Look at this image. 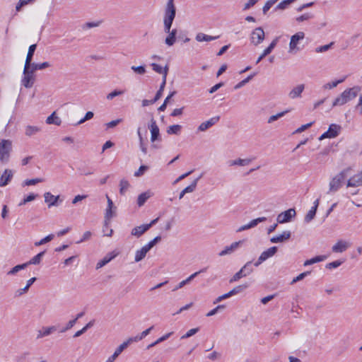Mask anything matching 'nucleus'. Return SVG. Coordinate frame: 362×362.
<instances>
[{
	"instance_id": "31",
	"label": "nucleus",
	"mask_w": 362,
	"mask_h": 362,
	"mask_svg": "<svg viewBox=\"0 0 362 362\" xmlns=\"http://www.w3.org/2000/svg\"><path fill=\"white\" fill-rule=\"evenodd\" d=\"M153 326L150 327L149 328L145 329L141 333H140L139 335L134 337H130L128 339L129 341L131 343L136 342L142 340L144 338H145L147 335H148L151 332V331L153 329Z\"/></svg>"
},
{
	"instance_id": "61",
	"label": "nucleus",
	"mask_w": 362,
	"mask_h": 362,
	"mask_svg": "<svg viewBox=\"0 0 362 362\" xmlns=\"http://www.w3.org/2000/svg\"><path fill=\"white\" fill-rule=\"evenodd\" d=\"M343 263L341 260H336L327 264L326 268L329 269H335L339 267Z\"/></svg>"
},
{
	"instance_id": "28",
	"label": "nucleus",
	"mask_w": 362,
	"mask_h": 362,
	"mask_svg": "<svg viewBox=\"0 0 362 362\" xmlns=\"http://www.w3.org/2000/svg\"><path fill=\"white\" fill-rule=\"evenodd\" d=\"M57 330L55 326L43 327L41 329L37 331V339H41L47 337Z\"/></svg>"
},
{
	"instance_id": "18",
	"label": "nucleus",
	"mask_w": 362,
	"mask_h": 362,
	"mask_svg": "<svg viewBox=\"0 0 362 362\" xmlns=\"http://www.w3.org/2000/svg\"><path fill=\"white\" fill-rule=\"evenodd\" d=\"M220 119L219 116H216L210 118L209 120L202 122L197 128L199 132H205L209 128H211L213 125L216 124Z\"/></svg>"
},
{
	"instance_id": "20",
	"label": "nucleus",
	"mask_w": 362,
	"mask_h": 362,
	"mask_svg": "<svg viewBox=\"0 0 362 362\" xmlns=\"http://www.w3.org/2000/svg\"><path fill=\"white\" fill-rule=\"evenodd\" d=\"M278 41H279V37H276L272 40V42L270 43V45L263 51L262 54L257 58V59L255 62L256 64H259L266 56H267L272 52L274 48L277 45Z\"/></svg>"
},
{
	"instance_id": "52",
	"label": "nucleus",
	"mask_w": 362,
	"mask_h": 362,
	"mask_svg": "<svg viewBox=\"0 0 362 362\" xmlns=\"http://www.w3.org/2000/svg\"><path fill=\"white\" fill-rule=\"evenodd\" d=\"M199 330V327L192 328L188 330L184 335L181 337V339H185L191 337L192 336L197 334Z\"/></svg>"
},
{
	"instance_id": "45",
	"label": "nucleus",
	"mask_w": 362,
	"mask_h": 362,
	"mask_svg": "<svg viewBox=\"0 0 362 362\" xmlns=\"http://www.w3.org/2000/svg\"><path fill=\"white\" fill-rule=\"evenodd\" d=\"M45 255V252H41L38 253L37 255L34 256L33 258L30 259L28 262H26L25 264H38L40 263L42 257Z\"/></svg>"
},
{
	"instance_id": "4",
	"label": "nucleus",
	"mask_w": 362,
	"mask_h": 362,
	"mask_svg": "<svg viewBox=\"0 0 362 362\" xmlns=\"http://www.w3.org/2000/svg\"><path fill=\"white\" fill-rule=\"evenodd\" d=\"M305 37V35L304 32L299 31L293 35L291 37V40L289 42V49L288 52L291 54L296 53L297 52L300 51V48L299 47L298 45L301 41L304 40Z\"/></svg>"
},
{
	"instance_id": "46",
	"label": "nucleus",
	"mask_w": 362,
	"mask_h": 362,
	"mask_svg": "<svg viewBox=\"0 0 362 362\" xmlns=\"http://www.w3.org/2000/svg\"><path fill=\"white\" fill-rule=\"evenodd\" d=\"M125 93L124 90L115 89L113 91L109 93L106 95L107 100H112L114 98L123 95Z\"/></svg>"
},
{
	"instance_id": "10",
	"label": "nucleus",
	"mask_w": 362,
	"mask_h": 362,
	"mask_svg": "<svg viewBox=\"0 0 362 362\" xmlns=\"http://www.w3.org/2000/svg\"><path fill=\"white\" fill-rule=\"evenodd\" d=\"M251 262H247L233 277L230 279V283L238 281L242 277L246 276L252 272V269L248 268Z\"/></svg>"
},
{
	"instance_id": "9",
	"label": "nucleus",
	"mask_w": 362,
	"mask_h": 362,
	"mask_svg": "<svg viewBox=\"0 0 362 362\" xmlns=\"http://www.w3.org/2000/svg\"><path fill=\"white\" fill-rule=\"evenodd\" d=\"M296 215V210L294 209H289L285 211L280 213L276 218L277 223H285L290 222L293 218Z\"/></svg>"
},
{
	"instance_id": "56",
	"label": "nucleus",
	"mask_w": 362,
	"mask_h": 362,
	"mask_svg": "<svg viewBox=\"0 0 362 362\" xmlns=\"http://www.w3.org/2000/svg\"><path fill=\"white\" fill-rule=\"evenodd\" d=\"M37 196V194H35L33 193L30 194L20 202L19 206L25 205L26 203L35 200Z\"/></svg>"
},
{
	"instance_id": "34",
	"label": "nucleus",
	"mask_w": 362,
	"mask_h": 362,
	"mask_svg": "<svg viewBox=\"0 0 362 362\" xmlns=\"http://www.w3.org/2000/svg\"><path fill=\"white\" fill-rule=\"evenodd\" d=\"M168 33V35L167 36V37L165 40V43L168 46L170 47V46H173L176 41L177 30L173 29L171 30L170 33Z\"/></svg>"
},
{
	"instance_id": "22",
	"label": "nucleus",
	"mask_w": 362,
	"mask_h": 362,
	"mask_svg": "<svg viewBox=\"0 0 362 362\" xmlns=\"http://www.w3.org/2000/svg\"><path fill=\"white\" fill-rule=\"evenodd\" d=\"M267 220L266 217H259L255 219L252 220L249 223L240 226L238 229H237V232L240 233L243 230H246L250 229L252 228L255 227L258 223L264 222Z\"/></svg>"
},
{
	"instance_id": "26",
	"label": "nucleus",
	"mask_w": 362,
	"mask_h": 362,
	"mask_svg": "<svg viewBox=\"0 0 362 362\" xmlns=\"http://www.w3.org/2000/svg\"><path fill=\"white\" fill-rule=\"evenodd\" d=\"M41 132V128L38 126L28 124L25 126L24 134L27 137H32Z\"/></svg>"
},
{
	"instance_id": "59",
	"label": "nucleus",
	"mask_w": 362,
	"mask_h": 362,
	"mask_svg": "<svg viewBox=\"0 0 362 362\" xmlns=\"http://www.w3.org/2000/svg\"><path fill=\"white\" fill-rule=\"evenodd\" d=\"M94 116V113L91 111H88L86 113L85 116L83 118H82L81 119H80L77 124H81L83 123H84L85 122L88 121V120H90Z\"/></svg>"
},
{
	"instance_id": "21",
	"label": "nucleus",
	"mask_w": 362,
	"mask_h": 362,
	"mask_svg": "<svg viewBox=\"0 0 362 362\" xmlns=\"http://www.w3.org/2000/svg\"><path fill=\"white\" fill-rule=\"evenodd\" d=\"M349 243L347 241L340 240H338L332 247V250L335 253H341L346 251L349 247Z\"/></svg>"
},
{
	"instance_id": "2",
	"label": "nucleus",
	"mask_w": 362,
	"mask_h": 362,
	"mask_svg": "<svg viewBox=\"0 0 362 362\" xmlns=\"http://www.w3.org/2000/svg\"><path fill=\"white\" fill-rule=\"evenodd\" d=\"M361 90V87L358 86L345 89L333 100L332 107L342 106L348 103L358 95Z\"/></svg>"
},
{
	"instance_id": "15",
	"label": "nucleus",
	"mask_w": 362,
	"mask_h": 362,
	"mask_svg": "<svg viewBox=\"0 0 362 362\" xmlns=\"http://www.w3.org/2000/svg\"><path fill=\"white\" fill-rule=\"evenodd\" d=\"M175 17V7L173 4V0H169L167 4V6H166L165 12L164 21L173 22Z\"/></svg>"
},
{
	"instance_id": "49",
	"label": "nucleus",
	"mask_w": 362,
	"mask_h": 362,
	"mask_svg": "<svg viewBox=\"0 0 362 362\" xmlns=\"http://www.w3.org/2000/svg\"><path fill=\"white\" fill-rule=\"evenodd\" d=\"M287 112H288V110H285L281 112H279L276 115H272L269 117L267 122L269 124H271L274 122V121L277 120L278 119L284 117Z\"/></svg>"
},
{
	"instance_id": "5",
	"label": "nucleus",
	"mask_w": 362,
	"mask_h": 362,
	"mask_svg": "<svg viewBox=\"0 0 362 362\" xmlns=\"http://www.w3.org/2000/svg\"><path fill=\"white\" fill-rule=\"evenodd\" d=\"M34 72L30 69L29 66H24L21 84L26 88H31L35 83Z\"/></svg>"
},
{
	"instance_id": "42",
	"label": "nucleus",
	"mask_w": 362,
	"mask_h": 362,
	"mask_svg": "<svg viewBox=\"0 0 362 362\" xmlns=\"http://www.w3.org/2000/svg\"><path fill=\"white\" fill-rule=\"evenodd\" d=\"M130 187V184L126 179H122L119 182V193L124 195Z\"/></svg>"
},
{
	"instance_id": "54",
	"label": "nucleus",
	"mask_w": 362,
	"mask_h": 362,
	"mask_svg": "<svg viewBox=\"0 0 362 362\" xmlns=\"http://www.w3.org/2000/svg\"><path fill=\"white\" fill-rule=\"evenodd\" d=\"M137 134H138L139 139V144H140L141 150V151L144 154H146V153H147V148H146V145L144 143V139H143V137L141 136V132H140V128L138 129Z\"/></svg>"
},
{
	"instance_id": "14",
	"label": "nucleus",
	"mask_w": 362,
	"mask_h": 362,
	"mask_svg": "<svg viewBox=\"0 0 362 362\" xmlns=\"http://www.w3.org/2000/svg\"><path fill=\"white\" fill-rule=\"evenodd\" d=\"M362 186V170L351 176L346 182V187H357Z\"/></svg>"
},
{
	"instance_id": "60",
	"label": "nucleus",
	"mask_w": 362,
	"mask_h": 362,
	"mask_svg": "<svg viewBox=\"0 0 362 362\" xmlns=\"http://www.w3.org/2000/svg\"><path fill=\"white\" fill-rule=\"evenodd\" d=\"M131 69L132 71H134L135 73L139 74V75H143L146 73V68L145 66H132L131 67Z\"/></svg>"
},
{
	"instance_id": "48",
	"label": "nucleus",
	"mask_w": 362,
	"mask_h": 362,
	"mask_svg": "<svg viewBox=\"0 0 362 362\" xmlns=\"http://www.w3.org/2000/svg\"><path fill=\"white\" fill-rule=\"evenodd\" d=\"M295 1L296 0H284L276 6L275 10H284L287 8L288 6Z\"/></svg>"
},
{
	"instance_id": "17",
	"label": "nucleus",
	"mask_w": 362,
	"mask_h": 362,
	"mask_svg": "<svg viewBox=\"0 0 362 362\" xmlns=\"http://www.w3.org/2000/svg\"><path fill=\"white\" fill-rule=\"evenodd\" d=\"M253 158H238L234 160H231L228 162V166H240L245 167L249 165L252 161Z\"/></svg>"
},
{
	"instance_id": "53",
	"label": "nucleus",
	"mask_w": 362,
	"mask_h": 362,
	"mask_svg": "<svg viewBox=\"0 0 362 362\" xmlns=\"http://www.w3.org/2000/svg\"><path fill=\"white\" fill-rule=\"evenodd\" d=\"M54 238V235L50 234L45 237L44 238L41 239L40 241L35 242V246H40L42 245H44L49 241H51Z\"/></svg>"
},
{
	"instance_id": "32",
	"label": "nucleus",
	"mask_w": 362,
	"mask_h": 362,
	"mask_svg": "<svg viewBox=\"0 0 362 362\" xmlns=\"http://www.w3.org/2000/svg\"><path fill=\"white\" fill-rule=\"evenodd\" d=\"M152 196H153V193L149 190L139 194L137 198L138 206L139 207L142 206L145 204V202L147 201V199H148Z\"/></svg>"
},
{
	"instance_id": "58",
	"label": "nucleus",
	"mask_w": 362,
	"mask_h": 362,
	"mask_svg": "<svg viewBox=\"0 0 362 362\" xmlns=\"http://www.w3.org/2000/svg\"><path fill=\"white\" fill-rule=\"evenodd\" d=\"M333 42H331L328 45H322V46H320V47H317L316 49H315V52L317 53H322V52H327V50H329L331 47L333 45Z\"/></svg>"
},
{
	"instance_id": "64",
	"label": "nucleus",
	"mask_w": 362,
	"mask_h": 362,
	"mask_svg": "<svg viewBox=\"0 0 362 362\" xmlns=\"http://www.w3.org/2000/svg\"><path fill=\"white\" fill-rule=\"evenodd\" d=\"M151 66L152 67V69L155 72L160 74L161 73H163V71H165V67H162L161 66H160L159 64H156V63L151 64Z\"/></svg>"
},
{
	"instance_id": "37",
	"label": "nucleus",
	"mask_w": 362,
	"mask_h": 362,
	"mask_svg": "<svg viewBox=\"0 0 362 362\" xmlns=\"http://www.w3.org/2000/svg\"><path fill=\"white\" fill-rule=\"evenodd\" d=\"M36 47H37V45L35 44L34 45H31L29 48H28V54H27V57H26V59H25V65L24 66H30V63H31V61H32V59H33V56L34 54V52L36 49Z\"/></svg>"
},
{
	"instance_id": "43",
	"label": "nucleus",
	"mask_w": 362,
	"mask_h": 362,
	"mask_svg": "<svg viewBox=\"0 0 362 362\" xmlns=\"http://www.w3.org/2000/svg\"><path fill=\"white\" fill-rule=\"evenodd\" d=\"M202 177V174H201L197 178H196L189 186L186 187L183 189L184 192H185L186 194L193 192L196 189L197 182Z\"/></svg>"
},
{
	"instance_id": "55",
	"label": "nucleus",
	"mask_w": 362,
	"mask_h": 362,
	"mask_svg": "<svg viewBox=\"0 0 362 362\" xmlns=\"http://www.w3.org/2000/svg\"><path fill=\"white\" fill-rule=\"evenodd\" d=\"M28 288L25 286L23 288H18L14 292V297L19 298L28 292Z\"/></svg>"
},
{
	"instance_id": "1",
	"label": "nucleus",
	"mask_w": 362,
	"mask_h": 362,
	"mask_svg": "<svg viewBox=\"0 0 362 362\" xmlns=\"http://www.w3.org/2000/svg\"><path fill=\"white\" fill-rule=\"evenodd\" d=\"M352 171L351 168H346L332 177L329 182V190L327 194L335 193L341 189L345 180L351 175Z\"/></svg>"
},
{
	"instance_id": "13",
	"label": "nucleus",
	"mask_w": 362,
	"mask_h": 362,
	"mask_svg": "<svg viewBox=\"0 0 362 362\" xmlns=\"http://www.w3.org/2000/svg\"><path fill=\"white\" fill-rule=\"evenodd\" d=\"M305 88V86L303 83H299V84L295 86L288 92V97L291 100L300 98L302 97V93L304 91Z\"/></svg>"
},
{
	"instance_id": "25",
	"label": "nucleus",
	"mask_w": 362,
	"mask_h": 362,
	"mask_svg": "<svg viewBox=\"0 0 362 362\" xmlns=\"http://www.w3.org/2000/svg\"><path fill=\"white\" fill-rule=\"evenodd\" d=\"M320 200L319 199H317L314 203L313 206L311 207V209L309 210V211L307 213V214L305 216L304 221L307 223H310L313 219H314L316 211L317 209V207L319 206Z\"/></svg>"
},
{
	"instance_id": "7",
	"label": "nucleus",
	"mask_w": 362,
	"mask_h": 362,
	"mask_svg": "<svg viewBox=\"0 0 362 362\" xmlns=\"http://www.w3.org/2000/svg\"><path fill=\"white\" fill-rule=\"evenodd\" d=\"M341 129V127L340 125L332 124L329 125L328 130L319 137V140L322 141L325 139L336 138L339 134Z\"/></svg>"
},
{
	"instance_id": "41",
	"label": "nucleus",
	"mask_w": 362,
	"mask_h": 362,
	"mask_svg": "<svg viewBox=\"0 0 362 362\" xmlns=\"http://www.w3.org/2000/svg\"><path fill=\"white\" fill-rule=\"evenodd\" d=\"M182 129V126L180 124H173L171 126H169L167 129L166 132L168 134H175L178 135L180 134Z\"/></svg>"
},
{
	"instance_id": "6",
	"label": "nucleus",
	"mask_w": 362,
	"mask_h": 362,
	"mask_svg": "<svg viewBox=\"0 0 362 362\" xmlns=\"http://www.w3.org/2000/svg\"><path fill=\"white\" fill-rule=\"evenodd\" d=\"M250 42L257 46L260 45L265 38V33L262 27H257L254 29L250 34Z\"/></svg>"
},
{
	"instance_id": "50",
	"label": "nucleus",
	"mask_w": 362,
	"mask_h": 362,
	"mask_svg": "<svg viewBox=\"0 0 362 362\" xmlns=\"http://www.w3.org/2000/svg\"><path fill=\"white\" fill-rule=\"evenodd\" d=\"M255 76V74H252L248 76L246 78H245L244 80H243L240 82H239L238 83H237L235 86L234 88L237 90V89L242 88L246 83H247Z\"/></svg>"
},
{
	"instance_id": "39",
	"label": "nucleus",
	"mask_w": 362,
	"mask_h": 362,
	"mask_svg": "<svg viewBox=\"0 0 362 362\" xmlns=\"http://www.w3.org/2000/svg\"><path fill=\"white\" fill-rule=\"evenodd\" d=\"M326 259H327V257L325 256V255L316 256V257H315L313 258H311L310 259H307L306 261H305L303 265L305 267L309 266V265H311V264H315V263H318V262H322V261L325 260Z\"/></svg>"
},
{
	"instance_id": "12",
	"label": "nucleus",
	"mask_w": 362,
	"mask_h": 362,
	"mask_svg": "<svg viewBox=\"0 0 362 362\" xmlns=\"http://www.w3.org/2000/svg\"><path fill=\"white\" fill-rule=\"evenodd\" d=\"M277 252V247L274 246L269 247L267 250L262 252L260 256L259 257L257 261L255 262L254 265L255 267L259 266L263 262L266 261L267 259L273 257L276 252Z\"/></svg>"
},
{
	"instance_id": "33",
	"label": "nucleus",
	"mask_w": 362,
	"mask_h": 362,
	"mask_svg": "<svg viewBox=\"0 0 362 362\" xmlns=\"http://www.w3.org/2000/svg\"><path fill=\"white\" fill-rule=\"evenodd\" d=\"M344 80H345V77H344L341 79L333 80V81H329L327 83H325L322 86V88L324 90H332V89L336 88L339 83H341L342 82H344Z\"/></svg>"
},
{
	"instance_id": "3",
	"label": "nucleus",
	"mask_w": 362,
	"mask_h": 362,
	"mask_svg": "<svg viewBox=\"0 0 362 362\" xmlns=\"http://www.w3.org/2000/svg\"><path fill=\"white\" fill-rule=\"evenodd\" d=\"M12 151V141L9 139L0 141V161L3 163L8 162Z\"/></svg>"
},
{
	"instance_id": "11",
	"label": "nucleus",
	"mask_w": 362,
	"mask_h": 362,
	"mask_svg": "<svg viewBox=\"0 0 362 362\" xmlns=\"http://www.w3.org/2000/svg\"><path fill=\"white\" fill-rule=\"evenodd\" d=\"M43 196L48 208L57 206L62 202L59 195L54 196L49 192H45Z\"/></svg>"
},
{
	"instance_id": "40",
	"label": "nucleus",
	"mask_w": 362,
	"mask_h": 362,
	"mask_svg": "<svg viewBox=\"0 0 362 362\" xmlns=\"http://www.w3.org/2000/svg\"><path fill=\"white\" fill-rule=\"evenodd\" d=\"M218 37H213L208 35H206L203 33H199L196 35V40L198 42H209L214 40H216Z\"/></svg>"
},
{
	"instance_id": "24",
	"label": "nucleus",
	"mask_w": 362,
	"mask_h": 362,
	"mask_svg": "<svg viewBox=\"0 0 362 362\" xmlns=\"http://www.w3.org/2000/svg\"><path fill=\"white\" fill-rule=\"evenodd\" d=\"M13 176V170H10V169H6L3 172V173L0 177V186L1 187L6 186L11 180Z\"/></svg>"
},
{
	"instance_id": "27",
	"label": "nucleus",
	"mask_w": 362,
	"mask_h": 362,
	"mask_svg": "<svg viewBox=\"0 0 362 362\" xmlns=\"http://www.w3.org/2000/svg\"><path fill=\"white\" fill-rule=\"evenodd\" d=\"M291 232L288 230L284 231L281 234L275 235L270 239L272 243H283L288 240L291 238Z\"/></svg>"
},
{
	"instance_id": "44",
	"label": "nucleus",
	"mask_w": 362,
	"mask_h": 362,
	"mask_svg": "<svg viewBox=\"0 0 362 362\" xmlns=\"http://www.w3.org/2000/svg\"><path fill=\"white\" fill-rule=\"evenodd\" d=\"M27 266H28V264H25V263L22 264H18V265L15 266L14 267H13L11 270H9L7 272V275H8V276L15 275L19 271L26 268Z\"/></svg>"
},
{
	"instance_id": "30",
	"label": "nucleus",
	"mask_w": 362,
	"mask_h": 362,
	"mask_svg": "<svg viewBox=\"0 0 362 362\" xmlns=\"http://www.w3.org/2000/svg\"><path fill=\"white\" fill-rule=\"evenodd\" d=\"M149 250H150L146 245H144L141 249L137 250L135 252V262H139L144 259Z\"/></svg>"
},
{
	"instance_id": "57",
	"label": "nucleus",
	"mask_w": 362,
	"mask_h": 362,
	"mask_svg": "<svg viewBox=\"0 0 362 362\" xmlns=\"http://www.w3.org/2000/svg\"><path fill=\"white\" fill-rule=\"evenodd\" d=\"M43 180L41 178H35L31 180H26L23 182V186H30V185H35L39 182H42Z\"/></svg>"
},
{
	"instance_id": "38",
	"label": "nucleus",
	"mask_w": 362,
	"mask_h": 362,
	"mask_svg": "<svg viewBox=\"0 0 362 362\" xmlns=\"http://www.w3.org/2000/svg\"><path fill=\"white\" fill-rule=\"evenodd\" d=\"M49 66L50 64L47 62H45L40 64L30 63V69L35 73V71L37 70H42L49 67Z\"/></svg>"
},
{
	"instance_id": "19",
	"label": "nucleus",
	"mask_w": 362,
	"mask_h": 362,
	"mask_svg": "<svg viewBox=\"0 0 362 362\" xmlns=\"http://www.w3.org/2000/svg\"><path fill=\"white\" fill-rule=\"evenodd\" d=\"M130 344L129 340H126L121 344L115 351L114 354L110 356L105 362H114L119 355Z\"/></svg>"
},
{
	"instance_id": "36",
	"label": "nucleus",
	"mask_w": 362,
	"mask_h": 362,
	"mask_svg": "<svg viewBox=\"0 0 362 362\" xmlns=\"http://www.w3.org/2000/svg\"><path fill=\"white\" fill-rule=\"evenodd\" d=\"M116 257V255L108 254L105 257H103L101 260H100L96 264V269H98L102 268L108 262H110L112 259Z\"/></svg>"
},
{
	"instance_id": "47",
	"label": "nucleus",
	"mask_w": 362,
	"mask_h": 362,
	"mask_svg": "<svg viewBox=\"0 0 362 362\" xmlns=\"http://www.w3.org/2000/svg\"><path fill=\"white\" fill-rule=\"evenodd\" d=\"M247 287H248L247 284H243V285H239L238 286H235L231 291H229V295H230V296L236 295V294L243 291Z\"/></svg>"
},
{
	"instance_id": "62",
	"label": "nucleus",
	"mask_w": 362,
	"mask_h": 362,
	"mask_svg": "<svg viewBox=\"0 0 362 362\" xmlns=\"http://www.w3.org/2000/svg\"><path fill=\"white\" fill-rule=\"evenodd\" d=\"M148 167L146 165H141L139 167V168L138 169V170H136L134 173V175L135 177H141L145 173V172L148 170Z\"/></svg>"
},
{
	"instance_id": "16",
	"label": "nucleus",
	"mask_w": 362,
	"mask_h": 362,
	"mask_svg": "<svg viewBox=\"0 0 362 362\" xmlns=\"http://www.w3.org/2000/svg\"><path fill=\"white\" fill-rule=\"evenodd\" d=\"M242 243V240L233 242L230 245L225 247V248L218 253V256L223 257L226 255H231L241 245Z\"/></svg>"
},
{
	"instance_id": "23",
	"label": "nucleus",
	"mask_w": 362,
	"mask_h": 362,
	"mask_svg": "<svg viewBox=\"0 0 362 362\" xmlns=\"http://www.w3.org/2000/svg\"><path fill=\"white\" fill-rule=\"evenodd\" d=\"M149 129L151 132V142H154L158 140L160 137V131L159 128L156 124V122L154 119H151V124L149 125Z\"/></svg>"
},
{
	"instance_id": "29",
	"label": "nucleus",
	"mask_w": 362,
	"mask_h": 362,
	"mask_svg": "<svg viewBox=\"0 0 362 362\" xmlns=\"http://www.w3.org/2000/svg\"><path fill=\"white\" fill-rule=\"evenodd\" d=\"M149 228H150V225H146V224L136 226L132 230L131 235L139 238L141 235H142L146 231H147Z\"/></svg>"
},
{
	"instance_id": "63",
	"label": "nucleus",
	"mask_w": 362,
	"mask_h": 362,
	"mask_svg": "<svg viewBox=\"0 0 362 362\" xmlns=\"http://www.w3.org/2000/svg\"><path fill=\"white\" fill-rule=\"evenodd\" d=\"M310 273V272H305L300 274L299 275H298L296 277H295L292 280L291 284H293L296 283L297 281L303 280L305 277H306L308 275H309Z\"/></svg>"
},
{
	"instance_id": "51",
	"label": "nucleus",
	"mask_w": 362,
	"mask_h": 362,
	"mask_svg": "<svg viewBox=\"0 0 362 362\" xmlns=\"http://www.w3.org/2000/svg\"><path fill=\"white\" fill-rule=\"evenodd\" d=\"M313 18V15L311 13H304L296 18V21L298 23L309 21L310 19Z\"/></svg>"
},
{
	"instance_id": "35",
	"label": "nucleus",
	"mask_w": 362,
	"mask_h": 362,
	"mask_svg": "<svg viewBox=\"0 0 362 362\" xmlns=\"http://www.w3.org/2000/svg\"><path fill=\"white\" fill-rule=\"evenodd\" d=\"M46 123L48 124H55L59 126L62 123L61 119L57 116L56 112H53L47 119Z\"/></svg>"
},
{
	"instance_id": "8",
	"label": "nucleus",
	"mask_w": 362,
	"mask_h": 362,
	"mask_svg": "<svg viewBox=\"0 0 362 362\" xmlns=\"http://www.w3.org/2000/svg\"><path fill=\"white\" fill-rule=\"evenodd\" d=\"M107 206L105 213V226L107 227L112 218L115 215L116 207L114 206L112 200L106 195Z\"/></svg>"
}]
</instances>
